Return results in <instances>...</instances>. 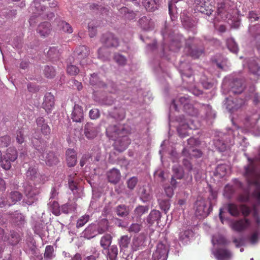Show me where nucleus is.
I'll list each match as a JSON object with an SVG mask.
<instances>
[{
    "instance_id": "obj_1",
    "label": "nucleus",
    "mask_w": 260,
    "mask_h": 260,
    "mask_svg": "<svg viewBox=\"0 0 260 260\" xmlns=\"http://www.w3.org/2000/svg\"><path fill=\"white\" fill-rule=\"evenodd\" d=\"M250 164L245 168V177L249 185H254L255 189L253 192V197L260 204V173L256 172L252 159H248Z\"/></svg>"
},
{
    "instance_id": "obj_2",
    "label": "nucleus",
    "mask_w": 260,
    "mask_h": 260,
    "mask_svg": "<svg viewBox=\"0 0 260 260\" xmlns=\"http://www.w3.org/2000/svg\"><path fill=\"white\" fill-rule=\"evenodd\" d=\"M161 34L164 41L162 44L164 51L168 48L169 50L174 52H176L180 49L182 44V41L184 40L182 35L169 33L168 28L166 27L161 30Z\"/></svg>"
},
{
    "instance_id": "obj_3",
    "label": "nucleus",
    "mask_w": 260,
    "mask_h": 260,
    "mask_svg": "<svg viewBox=\"0 0 260 260\" xmlns=\"http://www.w3.org/2000/svg\"><path fill=\"white\" fill-rule=\"evenodd\" d=\"M184 51L188 55L197 59L205 53V48L200 39L189 37L185 40Z\"/></svg>"
},
{
    "instance_id": "obj_4",
    "label": "nucleus",
    "mask_w": 260,
    "mask_h": 260,
    "mask_svg": "<svg viewBox=\"0 0 260 260\" xmlns=\"http://www.w3.org/2000/svg\"><path fill=\"white\" fill-rule=\"evenodd\" d=\"M179 71L183 82L191 87L193 85L194 80L190 66L187 63L181 62Z\"/></svg>"
},
{
    "instance_id": "obj_5",
    "label": "nucleus",
    "mask_w": 260,
    "mask_h": 260,
    "mask_svg": "<svg viewBox=\"0 0 260 260\" xmlns=\"http://www.w3.org/2000/svg\"><path fill=\"white\" fill-rule=\"evenodd\" d=\"M175 121L178 123L177 130H197L198 126L194 123V119H190L187 121L184 115L176 116Z\"/></svg>"
},
{
    "instance_id": "obj_6",
    "label": "nucleus",
    "mask_w": 260,
    "mask_h": 260,
    "mask_svg": "<svg viewBox=\"0 0 260 260\" xmlns=\"http://www.w3.org/2000/svg\"><path fill=\"white\" fill-rule=\"evenodd\" d=\"M195 214L197 217H207L211 211V207H208L205 200H198L195 204Z\"/></svg>"
},
{
    "instance_id": "obj_7",
    "label": "nucleus",
    "mask_w": 260,
    "mask_h": 260,
    "mask_svg": "<svg viewBox=\"0 0 260 260\" xmlns=\"http://www.w3.org/2000/svg\"><path fill=\"white\" fill-rule=\"evenodd\" d=\"M38 0H34V7L36 10L37 13L40 16L41 20H51L55 17V14L53 12L48 10V8L42 6L39 4Z\"/></svg>"
},
{
    "instance_id": "obj_8",
    "label": "nucleus",
    "mask_w": 260,
    "mask_h": 260,
    "mask_svg": "<svg viewBox=\"0 0 260 260\" xmlns=\"http://www.w3.org/2000/svg\"><path fill=\"white\" fill-rule=\"evenodd\" d=\"M101 42L106 48L117 47L119 45L118 38L111 32L103 34L101 38Z\"/></svg>"
},
{
    "instance_id": "obj_9",
    "label": "nucleus",
    "mask_w": 260,
    "mask_h": 260,
    "mask_svg": "<svg viewBox=\"0 0 260 260\" xmlns=\"http://www.w3.org/2000/svg\"><path fill=\"white\" fill-rule=\"evenodd\" d=\"M168 249L167 246L162 242H159L152 254L154 260H167Z\"/></svg>"
},
{
    "instance_id": "obj_10",
    "label": "nucleus",
    "mask_w": 260,
    "mask_h": 260,
    "mask_svg": "<svg viewBox=\"0 0 260 260\" xmlns=\"http://www.w3.org/2000/svg\"><path fill=\"white\" fill-rule=\"evenodd\" d=\"M55 98L51 92H46L43 98L42 108L48 114L50 113L54 108Z\"/></svg>"
},
{
    "instance_id": "obj_11",
    "label": "nucleus",
    "mask_w": 260,
    "mask_h": 260,
    "mask_svg": "<svg viewBox=\"0 0 260 260\" xmlns=\"http://www.w3.org/2000/svg\"><path fill=\"white\" fill-rule=\"evenodd\" d=\"M0 237L4 241H8L12 245L17 244L20 240V236L17 232L13 231L10 232L8 236L5 235L4 231L1 228H0Z\"/></svg>"
},
{
    "instance_id": "obj_12",
    "label": "nucleus",
    "mask_w": 260,
    "mask_h": 260,
    "mask_svg": "<svg viewBox=\"0 0 260 260\" xmlns=\"http://www.w3.org/2000/svg\"><path fill=\"white\" fill-rule=\"evenodd\" d=\"M112 140L115 141L116 149L119 152H122L125 150L131 143V140L127 136H122L117 139H112Z\"/></svg>"
},
{
    "instance_id": "obj_13",
    "label": "nucleus",
    "mask_w": 260,
    "mask_h": 260,
    "mask_svg": "<svg viewBox=\"0 0 260 260\" xmlns=\"http://www.w3.org/2000/svg\"><path fill=\"white\" fill-rule=\"evenodd\" d=\"M250 220L247 218L240 219L232 223V229L237 232H240L246 229L250 225Z\"/></svg>"
},
{
    "instance_id": "obj_14",
    "label": "nucleus",
    "mask_w": 260,
    "mask_h": 260,
    "mask_svg": "<svg viewBox=\"0 0 260 260\" xmlns=\"http://www.w3.org/2000/svg\"><path fill=\"white\" fill-rule=\"evenodd\" d=\"M213 254L217 260H230L232 256V252L224 248H216Z\"/></svg>"
},
{
    "instance_id": "obj_15",
    "label": "nucleus",
    "mask_w": 260,
    "mask_h": 260,
    "mask_svg": "<svg viewBox=\"0 0 260 260\" xmlns=\"http://www.w3.org/2000/svg\"><path fill=\"white\" fill-rule=\"evenodd\" d=\"M238 101V100L236 99V101H235L231 98H226L223 101L224 105L230 112H234L240 108L243 104L242 100H240L239 103H237Z\"/></svg>"
},
{
    "instance_id": "obj_16",
    "label": "nucleus",
    "mask_w": 260,
    "mask_h": 260,
    "mask_svg": "<svg viewBox=\"0 0 260 260\" xmlns=\"http://www.w3.org/2000/svg\"><path fill=\"white\" fill-rule=\"evenodd\" d=\"M131 238L128 236H122L119 240V244L120 247V252H123L122 257L128 259L129 256L128 251L127 250L130 243Z\"/></svg>"
},
{
    "instance_id": "obj_17",
    "label": "nucleus",
    "mask_w": 260,
    "mask_h": 260,
    "mask_svg": "<svg viewBox=\"0 0 260 260\" xmlns=\"http://www.w3.org/2000/svg\"><path fill=\"white\" fill-rule=\"evenodd\" d=\"M146 245L145 238L142 235L134 237L131 245L133 251L143 249Z\"/></svg>"
},
{
    "instance_id": "obj_18",
    "label": "nucleus",
    "mask_w": 260,
    "mask_h": 260,
    "mask_svg": "<svg viewBox=\"0 0 260 260\" xmlns=\"http://www.w3.org/2000/svg\"><path fill=\"white\" fill-rule=\"evenodd\" d=\"M190 102V99L188 95H185L184 96H180L178 99L173 100L170 105V110H174L176 111H178V108L177 103H179L181 105H183V108L185 106L189 104Z\"/></svg>"
},
{
    "instance_id": "obj_19",
    "label": "nucleus",
    "mask_w": 260,
    "mask_h": 260,
    "mask_svg": "<svg viewBox=\"0 0 260 260\" xmlns=\"http://www.w3.org/2000/svg\"><path fill=\"white\" fill-rule=\"evenodd\" d=\"M26 178L32 181L35 184L40 183L41 182L40 174L38 172L37 169L29 167L26 173Z\"/></svg>"
},
{
    "instance_id": "obj_20",
    "label": "nucleus",
    "mask_w": 260,
    "mask_h": 260,
    "mask_svg": "<svg viewBox=\"0 0 260 260\" xmlns=\"http://www.w3.org/2000/svg\"><path fill=\"white\" fill-rule=\"evenodd\" d=\"M244 90L242 81L241 79H236L233 80L231 84V88L229 91L230 95L232 94H239L241 93Z\"/></svg>"
},
{
    "instance_id": "obj_21",
    "label": "nucleus",
    "mask_w": 260,
    "mask_h": 260,
    "mask_svg": "<svg viewBox=\"0 0 260 260\" xmlns=\"http://www.w3.org/2000/svg\"><path fill=\"white\" fill-rule=\"evenodd\" d=\"M143 6L148 12H154L160 6V0H142Z\"/></svg>"
},
{
    "instance_id": "obj_22",
    "label": "nucleus",
    "mask_w": 260,
    "mask_h": 260,
    "mask_svg": "<svg viewBox=\"0 0 260 260\" xmlns=\"http://www.w3.org/2000/svg\"><path fill=\"white\" fill-rule=\"evenodd\" d=\"M42 156L46 164L50 166L56 165L59 161L58 157L52 152H48V151H46L42 153Z\"/></svg>"
},
{
    "instance_id": "obj_23",
    "label": "nucleus",
    "mask_w": 260,
    "mask_h": 260,
    "mask_svg": "<svg viewBox=\"0 0 260 260\" xmlns=\"http://www.w3.org/2000/svg\"><path fill=\"white\" fill-rule=\"evenodd\" d=\"M67 163L69 167L75 166L77 161V153L73 149H68L66 152Z\"/></svg>"
},
{
    "instance_id": "obj_24",
    "label": "nucleus",
    "mask_w": 260,
    "mask_h": 260,
    "mask_svg": "<svg viewBox=\"0 0 260 260\" xmlns=\"http://www.w3.org/2000/svg\"><path fill=\"white\" fill-rule=\"evenodd\" d=\"M72 119L73 121L81 122L83 119V110L82 107L75 104L72 113Z\"/></svg>"
},
{
    "instance_id": "obj_25",
    "label": "nucleus",
    "mask_w": 260,
    "mask_h": 260,
    "mask_svg": "<svg viewBox=\"0 0 260 260\" xmlns=\"http://www.w3.org/2000/svg\"><path fill=\"white\" fill-rule=\"evenodd\" d=\"M138 23L142 29L149 31L154 28V23L151 18L147 16H143L139 19Z\"/></svg>"
},
{
    "instance_id": "obj_26",
    "label": "nucleus",
    "mask_w": 260,
    "mask_h": 260,
    "mask_svg": "<svg viewBox=\"0 0 260 260\" xmlns=\"http://www.w3.org/2000/svg\"><path fill=\"white\" fill-rule=\"evenodd\" d=\"M194 3L196 4V9L203 14L209 16L213 12V10L209 9L208 6H206L205 0H194Z\"/></svg>"
},
{
    "instance_id": "obj_27",
    "label": "nucleus",
    "mask_w": 260,
    "mask_h": 260,
    "mask_svg": "<svg viewBox=\"0 0 260 260\" xmlns=\"http://www.w3.org/2000/svg\"><path fill=\"white\" fill-rule=\"evenodd\" d=\"M22 198V194L18 191H11L7 192V199L9 205L15 204L17 202L21 201Z\"/></svg>"
},
{
    "instance_id": "obj_28",
    "label": "nucleus",
    "mask_w": 260,
    "mask_h": 260,
    "mask_svg": "<svg viewBox=\"0 0 260 260\" xmlns=\"http://www.w3.org/2000/svg\"><path fill=\"white\" fill-rule=\"evenodd\" d=\"M107 176L109 182L116 184L120 180L121 174L119 170L113 168L107 173Z\"/></svg>"
},
{
    "instance_id": "obj_29",
    "label": "nucleus",
    "mask_w": 260,
    "mask_h": 260,
    "mask_svg": "<svg viewBox=\"0 0 260 260\" xmlns=\"http://www.w3.org/2000/svg\"><path fill=\"white\" fill-rule=\"evenodd\" d=\"M51 30V24L48 22L45 21L38 25L37 31L41 36L45 37L50 34Z\"/></svg>"
},
{
    "instance_id": "obj_30",
    "label": "nucleus",
    "mask_w": 260,
    "mask_h": 260,
    "mask_svg": "<svg viewBox=\"0 0 260 260\" xmlns=\"http://www.w3.org/2000/svg\"><path fill=\"white\" fill-rule=\"evenodd\" d=\"M138 11H134L129 10L126 7H122L119 10V13L122 15L126 19L128 20H134L137 16Z\"/></svg>"
},
{
    "instance_id": "obj_31",
    "label": "nucleus",
    "mask_w": 260,
    "mask_h": 260,
    "mask_svg": "<svg viewBox=\"0 0 260 260\" xmlns=\"http://www.w3.org/2000/svg\"><path fill=\"white\" fill-rule=\"evenodd\" d=\"M97 225L91 224L89 225L83 231V237L86 239H90L97 235Z\"/></svg>"
},
{
    "instance_id": "obj_32",
    "label": "nucleus",
    "mask_w": 260,
    "mask_h": 260,
    "mask_svg": "<svg viewBox=\"0 0 260 260\" xmlns=\"http://www.w3.org/2000/svg\"><path fill=\"white\" fill-rule=\"evenodd\" d=\"M89 53L88 48L84 45H81L77 47L74 51V55L78 57L79 59H82L86 57Z\"/></svg>"
},
{
    "instance_id": "obj_33",
    "label": "nucleus",
    "mask_w": 260,
    "mask_h": 260,
    "mask_svg": "<svg viewBox=\"0 0 260 260\" xmlns=\"http://www.w3.org/2000/svg\"><path fill=\"white\" fill-rule=\"evenodd\" d=\"M89 83L92 86L100 88H105L107 86V85L100 79L98 75L95 73L90 75Z\"/></svg>"
},
{
    "instance_id": "obj_34",
    "label": "nucleus",
    "mask_w": 260,
    "mask_h": 260,
    "mask_svg": "<svg viewBox=\"0 0 260 260\" xmlns=\"http://www.w3.org/2000/svg\"><path fill=\"white\" fill-rule=\"evenodd\" d=\"M109 116L115 119L122 120L125 118V110L122 107L115 108L114 111L109 113Z\"/></svg>"
},
{
    "instance_id": "obj_35",
    "label": "nucleus",
    "mask_w": 260,
    "mask_h": 260,
    "mask_svg": "<svg viewBox=\"0 0 260 260\" xmlns=\"http://www.w3.org/2000/svg\"><path fill=\"white\" fill-rule=\"evenodd\" d=\"M161 213L156 210H152L149 213L147 218V221L150 224H153L155 222L158 223V220L160 219Z\"/></svg>"
},
{
    "instance_id": "obj_36",
    "label": "nucleus",
    "mask_w": 260,
    "mask_h": 260,
    "mask_svg": "<svg viewBox=\"0 0 260 260\" xmlns=\"http://www.w3.org/2000/svg\"><path fill=\"white\" fill-rule=\"evenodd\" d=\"M249 71L254 75L260 76V66L254 59L250 60L248 64Z\"/></svg>"
},
{
    "instance_id": "obj_37",
    "label": "nucleus",
    "mask_w": 260,
    "mask_h": 260,
    "mask_svg": "<svg viewBox=\"0 0 260 260\" xmlns=\"http://www.w3.org/2000/svg\"><path fill=\"white\" fill-rule=\"evenodd\" d=\"M58 29L66 33L71 34L73 31V29L71 25L63 20H60L57 23Z\"/></svg>"
},
{
    "instance_id": "obj_38",
    "label": "nucleus",
    "mask_w": 260,
    "mask_h": 260,
    "mask_svg": "<svg viewBox=\"0 0 260 260\" xmlns=\"http://www.w3.org/2000/svg\"><path fill=\"white\" fill-rule=\"evenodd\" d=\"M226 46L228 49L231 52L235 54H237L238 52V46L234 38H231L226 40Z\"/></svg>"
},
{
    "instance_id": "obj_39",
    "label": "nucleus",
    "mask_w": 260,
    "mask_h": 260,
    "mask_svg": "<svg viewBox=\"0 0 260 260\" xmlns=\"http://www.w3.org/2000/svg\"><path fill=\"white\" fill-rule=\"evenodd\" d=\"M182 25L185 28L188 29H192L193 34L196 33L197 31L195 29V27L196 26V23L193 20H192L188 17H187V18L183 19L182 20Z\"/></svg>"
},
{
    "instance_id": "obj_40",
    "label": "nucleus",
    "mask_w": 260,
    "mask_h": 260,
    "mask_svg": "<svg viewBox=\"0 0 260 260\" xmlns=\"http://www.w3.org/2000/svg\"><path fill=\"white\" fill-rule=\"evenodd\" d=\"M104 46L100 47L98 51V58L103 61L109 60L110 52H108Z\"/></svg>"
},
{
    "instance_id": "obj_41",
    "label": "nucleus",
    "mask_w": 260,
    "mask_h": 260,
    "mask_svg": "<svg viewBox=\"0 0 260 260\" xmlns=\"http://www.w3.org/2000/svg\"><path fill=\"white\" fill-rule=\"evenodd\" d=\"M112 237L110 234H107L104 235L101 239V246L104 249H106L109 247L112 242Z\"/></svg>"
},
{
    "instance_id": "obj_42",
    "label": "nucleus",
    "mask_w": 260,
    "mask_h": 260,
    "mask_svg": "<svg viewBox=\"0 0 260 260\" xmlns=\"http://www.w3.org/2000/svg\"><path fill=\"white\" fill-rule=\"evenodd\" d=\"M31 9L32 11V15L29 18V22L31 26H34L39 21V19H41L40 16L37 13L34 7V1L31 5Z\"/></svg>"
},
{
    "instance_id": "obj_43",
    "label": "nucleus",
    "mask_w": 260,
    "mask_h": 260,
    "mask_svg": "<svg viewBox=\"0 0 260 260\" xmlns=\"http://www.w3.org/2000/svg\"><path fill=\"white\" fill-rule=\"evenodd\" d=\"M55 256L54 249L52 245L46 246L44 253V257L45 260H51Z\"/></svg>"
},
{
    "instance_id": "obj_44",
    "label": "nucleus",
    "mask_w": 260,
    "mask_h": 260,
    "mask_svg": "<svg viewBox=\"0 0 260 260\" xmlns=\"http://www.w3.org/2000/svg\"><path fill=\"white\" fill-rule=\"evenodd\" d=\"M49 208L52 213L55 216H59L61 213V207L59 204L55 201H51L48 204Z\"/></svg>"
},
{
    "instance_id": "obj_45",
    "label": "nucleus",
    "mask_w": 260,
    "mask_h": 260,
    "mask_svg": "<svg viewBox=\"0 0 260 260\" xmlns=\"http://www.w3.org/2000/svg\"><path fill=\"white\" fill-rule=\"evenodd\" d=\"M37 125V130H46L50 129V127L48 124V122L43 117H39L36 119Z\"/></svg>"
},
{
    "instance_id": "obj_46",
    "label": "nucleus",
    "mask_w": 260,
    "mask_h": 260,
    "mask_svg": "<svg viewBox=\"0 0 260 260\" xmlns=\"http://www.w3.org/2000/svg\"><path fill=\"white\" fill-rule=\"evenodd\" d=\"M118 249L116 245L111 246L108 251V257L110 260H117Z\"/></svg>"
},
{
    "instance_id": "obj_47",
    "label": "nucleus",
    "mask_w": 260,
    "mask_h": 260,
    "mask_svg": "<svg viewBox=\"0 0 260 260\" xmlns=\"http://www.w3.org/2000/svg\"><path fill=\"white\" fill-rule=\"evenodd\" d=\"M76 209V204L75 203H67L61 207V210L64 214H68L70 212L74 211Z\"/></svg>"
},
{
    "instance_id": "obj_48",
    "label": "nucleus",
    "mask_w": 260,
    "mask_h": 260,
    "mask_svg": "<svg viewBox=\"0 0 260 260\" xmlns=\"http://www.w3.org/2000/svg\"><path fill=\"white\" fill-rule=\"evenodd\" d=\"M47 56L52 60L58 59L60 56V53L57 48L53 47L49 49L47 52Z\"/></svg>"
},
{
    "instance_id": "obj_49",
    "label": "nucleus",
    "mask_w": 260,
    "mask_h": 260,
    "mask_svg": "<svg viewBox=\"0 0 260 260\" xmlns=\"http://www.w3.org/2000/svg\"><path fill=\"white\" fill-rule=\"evenodd\" d=\"M43 71L45 76L47 78H53L56 75L55 70L52 66H45Z\"/></svg>"
},
{
    "instance_id": "obj_50",
    "label": "nucleus",
    "mask_w": 260,
    "mask_h": 260,
    "mask_svg": "<svg viewBox=\"0 0 260 260\" xmlns=\"http://www.w3.org/2000/svg\"><path fill=\"white\" fill-rule=\"evenodd\" d=\"M113 59L119 66H124L126 64V58L124 55L120 53H114Z\"/></svg>"
},
{
    "instance_id": "obj_51",
    "label": "nucleus",
    "mask_w": 260,
    "mask_h": 260,
    "mask_svg": "<svg viewBox=\"0 0 260 260\" xmlns=\"http://www.w3.org/2000/svg\"><path fill=\"white\" fill-rule=\"evenodd\" d=\"M183 110L187 114L193 117L197 116L199 114L198 110L194 108L190 103L185 106V107L183 108Z\"/></svg>"
},
{
    "instance_id": "obj_52",
    "label": "nucleus",
    "mask_w": 260,
    "mask_h": 260,
    "mask_svg": "<svg viewBox=\"0 0 260 260\" xmlns=\"http://www.w3.org/2000/svg\"><path fill=\"white\" fill-rule=\"evenodd\" d=\"M256 30L255 26H250L248 29V32L250 35L253 36L256 41V46L257 49L260 51V34L254 35V32Z\"/></svg>"
},
{
    "instance_id": "obj_53",
    "label": "nucleus",
    "mask_w": 260,
    "mask_h": 260,
    "mask_svg": "<svg viewBox=\"0 0 260 260\" xmlns=\"http://www.w3.org/2000/svg\"><path fill=\"white\" fill-rule=\"evenodd\" d=\"M173 175L172 177L177 179H181L184 176V171L180 166H173L172 169Z\"/></svg>"
},
{
    "instance_id": "obj_54",
    "label": "nucleus",
    "mask_w": 260,
    "mask_h": 260,
    "mask_svg": "<svg viewBox=\"0 0 260 260\" xmlns=\"http://www.w3.org/2000/svg\"><path fill=\"white\" fill-rule=\"evenodd\" d=\"M229 213L233 216L237 217L239 215V210L238 206L234 203H229L228 205Z\"/></svg>"
},
{
    "instance_id": "obj_55",
    "label": "nucleus",
    "mask_w": 260,
    "mask_h": 260,
    "mask_svg": "<svg viewBox=\"0 0 260 260\" xmlns=\"http://www.w3.org/2000/svg\"><path fill=\"white\" fill-rule=\"evenodd\" d=\"M149 207L147 206H139L134 210L135 215L137 217H140L143 214L148 212Z\"/></svg>"
},
{
    "instance_id": "obj_56",
    "label": "nucleus",
    "mask_w": 260,
    "mask_h": 260,
    "mask_svg": "<svg viewBox=\"0 0 260 260\" xmlns=\"http://www.w3.org/2000/svg\"><path fill=\"white\" fill-rule=\"evenodd\" d=\"M160 208L166 214L170 207V203L169 199L158 200Z\"/></svg>"
},
{
    "instance_id": "obj_57",
    "label": "nucleus",
    "mask_w": 260,
    "mask_h": 260,
    "mask_svg": "<svg viewBox=\"0 0 260 260\" xmlns=\"http://www.w3.org/2000/svg\"><path fill=\"white\" fill-rule=\"evenodd\" d=\"M116 212L119 216L125 217L128 214L129 210L126 206L121 205L117 206Z\"/></svg>"
},
{
    "instance_id": "obj_58",
    "label": "nucleus",
    "mask_w": 260,
    "mask_h": 260,
    "mask_svg": "<svg viewBox=\"0 0 260 260\" xmlns=\"http://www.w3.org/2000/svg\"><path fill=\"white\" fill-rule=\"evenodd\" d=\"M5 156H7V158L13 162L17 159L18 156L17 151L14 148H9L7 149Z\"/></svg>"
},
{
    "instance_id": "obj_59",
    "label": "nucleus",
    "mask_w": 260,
    "mask_h": 260,
    "mask_svg": "<svg viewBox=\"0 0 260 260\" xmlns=\"http://www.w3.org/2000/svg\"><path fill=\"white\" fill-rule=\"evenodd\" d=\"M89 216L85 214L82 216L77 221L76 224L77 228H80L84 226L89 220Z\"/></svg>"
},
{
    "instance_id": "obj_60",
    "label": "nucleus",
    "mask_w": 260,
    "mask_h": 260,
    "mask_svg": "<svg viewBox=\"0 0 260 260\" xmlns=\"http://www.w3.org/2000/svg\"><path fill=\"white\" fill-rule=\"evenodd\" d=\"M69 83L72 88L74 89H77L78 91H80L83 88V86L81 82L77 81L75 79H71L69 81Z\"/></svg>"
},
{
    "instance_id": "obj_61",
    "label": "nucleus",
    "mask_w": 260,
    "mask_h": 260,
    "mask_svg": "<svg viewBox=\"0 0 260 260\" xmlns=\"http://www.w3.org/2000/svg\"><path fill=\"white\" fill-rule=\"evenodd\" d=\"M142 228V225L140 223H132L128 228L129 233H137L139 232Z\"/></svg>"
},
{
    "instance_id": "obj_62",
    "label": "nucleus",
    "mask_w": 260,
    "mask_h": 260,
    "mask_svg": "<svg viewBox=\"0 0 260 260\" xmlns=\"http://www.w3.org/2000/svg\"><path fill=\"white\" fill-rule=\"evenodd\" d=\"M1 166L2 167L6 170H9L11 167V160L7 158L5 155L4 158L2 159Z\"/></svg>"
},
{
    "instance_id": "obj_63",
    "label": "nucleus",
    "mask_w": 260,
    "mask_h": 260,
    "mask_svg": "<svg viewBox=\"0 0 260 260\" xmlns=\"http://www.w3.org/2000/svg\"><path fill=\"white\" fill-rule=\"evenodd\" d=\"M67 72L72 76H76L79 72V69L74 65H70L67 67Z\"/></svg>"
},
{
    "instance_id": "obj_64",
    "label": "nucleus",
    "mask_w": 260,
    "mask_h": 260,
    "mask_svg": "<svg viewBox=\"0 0 260 260\" xmlns=\"http://www.w3.org/2000/svg\"><path fill=\"white\" fill-rule=\"evenodd\" d=\"M3 15L5 16L8 18H13L17 15L16 10H8L7 9L2 13Z\"/></svg>"
}]
</instances>
